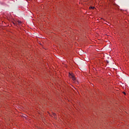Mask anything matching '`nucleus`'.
Wrapping results in <instances>:
<instances>
[{
    "label": "nucleus",
    "instance_id": "1",
    "mask_svg": "<svg viewBox=\"0 0 129 129\" xmlns=\"http://www.w3.org/2000/svg\"><path fill=\"white\" fill-rule=\"evenodd\" d=\"M70 75L71 76V77L74 81H75V80H76V79L75 78V77H74V75H71V74H70Z\"/></svg>",
    "mask_w": 129,
    "mask_h": 129
},
{
    "label": "nucleus",
    "instance_id": "2",
    "mask_svg": "<svg viewBox=\"0 0 129 129\" xmlns=\"http://www.w3.org/2000/svg\"><path fill=\"white\" fill-rule=\"evenodd\" d=\"M17 23L19 25H21V24H22V22L20 21H17Z\"/></svg>",
    "mask_w": 129,
    "mask_h": 129
},
{
    "label": "nucleus",
    "instance_id": "3",
    "mask_svg": "<svg viewBox=\"0 0 129 129\" xmlns=\"http://www.w3.org/2000/svg\"><path fill=\"white\" fill-rule=\"evenodd\" d=\"M52 115L54 117H56V114L55 113H53L52 114Z\"/></svg>",
    "mask_w": 129,
    "mask_h": 129
},
{
    "label": "nucleus",
    "instance_id": "4",
    "mask_svg": "<svg viewBox=\"0 0 129 129\" xmlns=\"http://www.w3.org/2000/svg\"><path fill=\"white\" fill-rule=\"evenodd\" d=\"M106 23H106L107 25H108V26H109V25H110V23H108L107 22H106Z\"/></svg>",
    "mask_w": 129,
    "mask_h": 129
},
{
    "label": "nucleus",
    "instance_id": "5",
    "mask_svg": "<svg viewBox=\"0 0 129 129\" xmlns=\"http://www.w3.org/2000/svg\"><path fill=\"white\" fill-rule=\"evenodd\" d=\"M90 9H94V7H91V8H90Z\"/></svg>",
    "mask_w": 129,
    "mask_h": 129
},
{
    "label": "nucleus",
    "instance_id": "6",
    "mask_svg": "<svg viewBox=\"0 0 129 129\" xmlns=\"http://www.w3.org/2000/svg\"><path fill=\"white\" fill-rule=\"evenodd\" d=\"M123 93L124 94H125V92H123Z\"/></svg>",
    "mask_w": 129,
    "mask_h": 129
}]
</instances>
